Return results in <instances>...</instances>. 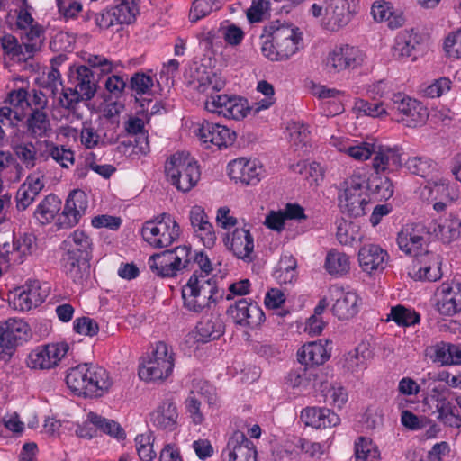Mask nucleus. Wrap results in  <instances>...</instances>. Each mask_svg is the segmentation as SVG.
Here are the masks:
<instances>
[{"instance_id":"f257e3e1","label":"nucleus","mask_w":461,"mask_h":461,"mask_svg":"<svg viewBox=\"0 0 461 461\" xmlns=\"http://www.w3.org/2000/svg\"><path fill=\"white\" fill-rule=\"evenodd\" d=\"M93 249V239L79 229L69 233L61 242L60 266L75 283H82L88 276Z\"/></svg>"},{"instance_id":"f03ea898","label":"nucleus","mask_w":461,"mask_h":461,"mask_svg":"<svg viewBox=\"0 0 461 461\" xmlns=\"http://www.w3.org/2000/svg\"><path fill=\"white\" fill-rule=\"evenodd\" d=\"M66 383L74 393L89 397L102 396L112 385V380L104 368L88 364L70 368Z\"/></svg>"},{"instance_id":"7ed1b4c3","label":"nucleus","mask_w":461,"mask_h":461,"mask_svg":"<svg viewBox=\"0 0 461 461\" xmlns=\"http://www.w3.org/2000/svg\"><path fill=\"white\" fill-rule=\"evenodd\" d=\"M192 77L194 88L206 95L204 108L212 113L226 117L232 104V95L217 94L224 87L225 81L204 66L197 67Z\"/></svg>"},{"instance_id":"20e7f679","label":"nucleus","mask_w":461,"mask_h":461,"mask_svg":"<svg viewBox=\"0 0 461 461\" xmlns=\"http://www.w3.org/2000/svg\"><path fill=\"white\" fill-rule=\"evenodd\" d=\"M217 293V280L213 276L194 271L182 287L183 305L188 312L201 313L216 301Z\"/></svg>"},{"instance_id":"39448f33","label":"nucleus","mask_w":461,"mask_h":461,"mask_svg":"<svg viewBox=\"0 0 461 461\" xmlns=\"http://www.w3.org/2000/svg\"><path fill=\"white\" fill-rule=\"evenodd\" d=\"M167 180L178 191L189 192L200 180L197 161L185 151L176 152L165 163Z\"/></svg>"},{"instance_id":"423d86ee","label":"nucleus","mask_w":461,"mask_h":461,"mask_svg":"<svg viewBox=\"0 0 461 461\" xmlns=\"http://www.w3.org/2000/svg\"><path fill=\"white\" fill-rule=\"evenodd\" d=\"M171 347L163 341L156 344L151 353L139 366V376L144 381H164L174 369L175 358Z\"/></svg>"},{"instance_id":"0eeeda50","label":"nucleus","mask_w":461,"mask_h":461,"mask_svg":"<svg viewBox=\"0 0 461 461\" xmlns=\"http://www.w3.org/2000/svg\"><path fill=\"white\" fill-rule=\"evenodd\" d=\"M141 236L155 249L167 248L178 240L180 227L170 214L164 212L143 224Z\"/></svg>"},{"instance_id":"6e6552de","label":"nucleus","mask_w":461,"mask_h":461,"mask_svg":"<svg viewBox=\"0 0 461 461\" xmlns=\"http://www.w3.org/2000/svg\"><path fill=\"white\" fill-rule=\"evenodd\" d=\"M191 260V248L179 246L153 254L149 258L148 265L151 272L162 278H171L187 267Z\"/></svg>"},{"instance_id":"1a4fd4ad","label":"nucleus","mask_w":461,"mask_h":461,"mask_svg":"<svg viewBox=\"0 0 461 461\" xmlns=\"http://www.w3.org/2000/svg\"><path fill=\"white\" fill-rule=\"evenodd\" d=\"M366 184V176L360 174H354L345 182V188L339 195V207L343 212L351 217L365 213V206L368 202Z\"/></svg>"},{"instance_id":"9d476101","label":"nucleus","mask_w":461,"mask_h":461,"mask_svg":"<svg viewBox=\"0 0 461 461\" xmlns=\"http://www.w3.org/2000/svg\"><path fill=\"white\" fill-rule=\"evenodd\" d=\"M392 110L396 113V121L410 128L423 125L429 117V111L421 102L402 93L393 95Z\"/></svg>"},{"instance_id":"9b49d317","label":"nucleus","mask_w":461,"mask_h":461,"mask_svg":"<svg viewBox=\"0 0 461 461\" xmlns=\"http://www.w3.org/2000/svg\"><path fill=\"white\" fill-rule=\"evenodd\" d=\"M266 31L276 41L279 54L285 59H288L299 50L302 42V32L298 27L276 20L271 22Z\"/></svg>"},{"instance_id":"f8f14e48","label":"nucleus","mask_w":461,"mask_h":461,"mask_svg":"<svg viewBox=\"0 0 461 461\" xmlns=\"http://www.w3.org/2000/svg\"><path fill=\"white\" fill-rule=\"evenodd\" d=\"M363 62V53L356 47L345 45L334 48L329 52L325 61V69L335 75L342 70L354 69Z\"/></svg>"},{"instance_id":"ddd939ff","label":"nucleus","mask_w":461,"mask_h":461,"mask_svg":"<svg viewBox=\"0 0 461 461\" xmlns=\"http://www.w3.org/2000/svg\"><path fill=\"white\" fill-rule=\"evenodd\" d=\"M226 312L236 325L241 327L254 329L265 321L263 310L256 303L245 298L230 304Z\"/></svg>"},{"instance_id":"4468645a","label":"nucleus","mask_w":461,"mask_h":461,"mask_svg":"<svg viewBox=\"0 0 461 461\" xmlns=\"http://www.w3.org/2000/svg\"><path fill=\"white\" fill-rule=\"evenodd\" d=\"M69 347L66 342L48 344L32 350L27 359L28 366L33 369H50L59 365L65 357Z\"/></svg>"},{"instance_id":"2eb2a0df","label":"nucleus","mask_w":461,"mask_h":461,"mask_svg":"<svg viewBox=\"0 0 461 461\" xmlns=\"http://www.w3.org/2000/svg\"><path fill=\"white\" fill-rule=\"evenodd\" d=\"M117 4L99 14L95 20L102 29H108L115 24H130L140 13L139 3L116 1Z\"/></svg>"},{"instance_id":"dca6fc26","label":"nucleus","mask_w":461,"mask_h":461,"mask_svg":"<svg viewBox=\"0 0 461 461\" xmlns=\"http://www.w3.org/2000/svg\"><path fill=\"white\" fill-rule=\"evenodd\" d=\"M48 295L38 280H29L23 286L13 292L12 303L14 308L22 312L30 311L40 305Z\"/></svg>"},{"instance_id":"f3484780","label":"nucleus","mask_w":461,"mask_h":461,"mask_svg":"<svg viewBox=\"0 0 461 461\" xmlns=\"http://www.w3.org/2000/svg\"><path fill=\"white\" fill-rule=\"evenodd\" d=\"M197 135L206 149L212 146L218 149L227 148L232 145L236 138L235 132L228 127L208 121L202 122Z\"/></svg>"},{"instance_id":"a211bd4d","label":"nucleus","mask_w":461,"mask_h":461,"mask_svg":"<svg viewBox=\"0 0 461 461\" xmlns=\"http://www.w3.org/2000/svg\"><path fill=\"white\" fill-rule=\"evenodd\" d=\"M88 207V201L86 193L76 189L69 193L63 212L59 217L60 228H71L76 226Z\"/></svg>"},{"instance_id":"6ab92c4d","label":"nucleus","mask_w":461,"mask_h":461,"mask_svg":"<svg viewBox=\"0 0 461 461\" xmlns=\"http://www.w3.org/2000/svg\"><path fill=\"white\" fill-rule=\"evenodd\" d=\"M437 309L442 315L453 316L461 311V283H443L438 288Z\"/></svg>"},{"instance_id":"aec40b11","label":"nucleus","mask_w":461,"mask_h":461,"mask_svg":"<svg viewBox=\"0 0 461 461\" xmlns=\"http://www.w3.org/2000/svg\"><path fill=\"white\" fill-rule=\"evenodd\" d=\"M222 457L224 461H237V459L255 461L257 451L253 442L244 433L235 431L222 451Z\"/></svg>"},{"instance_id":"412c9836","label":"nucleus","mask_w":461,"mask_h":461,"mask_svg":"<svg viewBox=\"0 0 461 461\" xmlns=\"http://www.w3.org/2000/svg\"><path fill=\"white\" fill-rule=\"evenodd\" d=\"M263 173L262 167L256 159L240 158L228 165V174L235 181L246 185H256Z\"/></svg>"},{"instance_id":"4be33fe9","label":"nucleus","mask_w":461,"mask_h":461,"mask_svg":"<svg viewBox=\"0 0 461 461\" xmlns=\"http://www.w3.org/2000/svg\"><path fill=\"white\" fill-rule=\"evenodd\" d=\"M68 79L73 87L81 94L83 100L89 101L95 96L98 83L89 67L85 65L71 67Z\"/></svg>"},{"instance_id":"5701e85b","label":"nucleus","mask_w":461,"mask_h":461,"mask_svg":"<svg viewBox=\"0 0 461 461\" xmlns=\"http://www.w3.org/2000/svg\"><path fill=\"white\" fill-rule=\"evenodd\" d=\"M224 244L235 257L246 262L254 258V239L249 230L235 229L224 239Z\"/></svg>"},{"instance_id":"b1692460","label":"nucleus","mask_w":461,"mask_h":461,"mask_svg":"<svg viewBox=\"0 0 461 461\" xmlns=\"http://www.w3.org/2000/svg\"><path fill=\"white\" fill-rule=\"evenodd\" d=\"M425 230L420 224H406L397 235L399 249L406 255L419 257L425 244Z\"/></svg>"},{"instance_id":"393cba45","label":"nucleus","mask_w":461,"mask_h":461,"mask_svg":"<svg viewBox=\"0 0 461 461\" xmlns=\"http://www.w3.org/2000/svg\"><path fill=\"white\" fill-rule=\"evenodd\" d=\"M330 143L339 151L348 154L357 161L368 159L376 151L378 146L374 141L351 140L334 136L330 138Z\"/></svg>"},{"instance_id":"a878e982","label":"nucleus","mask_w":461,"mask_h":461,"mask_svg":"<svg viewBox=\"0 0 461 461\" xmlns=\"http://www.w3.org/2000/svg\"><path fill=\"white\" fill-rule=\"evenodd\" d=\"M329 340L319 339L304 344L298 351V361L304 366H320L330 357Z\"/></svg>"},{"instance_id":"bb28decb","label":"nucleus","mask_w":461,"mask_h":461,"mask_svg":"<svg viewBox=\"0 0 461 461\" xmlns=\"http://www.w3.org/2000/svg\"><path fill=\"white\" fill-rule=\"evenodd\" d=\"M429 230L444 243H451L461 236V219L454 213L434 220Z\"/></svg>"},{"instance_id":"cd10ccee","label":"nucleus","mask_w":461,"mask_h":461,"mask_svg":"<svg viewBox=\"0 0 461 461\" xmlns=\"http://www.w3.org/2000/svg\"><path fill=\"white\" fill-rule=\"evenodd\" d=\"M388 254L386 250L375 244L363 246L358 251L359 266L364 272L372 274L385 268Z\"/></svg>"},{"instance_id":"c85d7f7f","label":"nucleus","mask_w":461,"mask_h":461,"mask_svg":"<svg viewBox=\"0 0 461 461\" xmlns=\"http://www.w3.org/2000/svg\"><path fill=\"white\" fill-rule=\"evenodd\" d=\"M414 277L421 281L435 282L442 276L441 258L433 252L420 255L414 265Z\"/></svg>"},{"instance_id":"c756f323","label":"nucleus","mask_w":461,"mask_h":461,"mask_svg":"<svg viewBox=\"0 0 461 461\" xmlns=\"http://www.w3.org/2000/svg\"><path fill=\"white\" fill-rule=\"evenodd\" d=\"M306 426L315 429H325L334 427L340 421L339 417L328 408L307 407L304 408L300 416Z\"/></svg>"},{"instance_id":"7c9ffc66","label":"nucleus","mask_w":461,"mask_h":461,"mask_svg":"<svg viewBox=\"0 0 461 461\" xmlns=\"http://www.w3.org/2000/svg\"><path fill=\"white\" fill-rule=\"evenodd\" d=\"M212 390L211 386L203 383L199 390H192L185 401V411L194 425H201L205 420L202 410V402L207 400L209 404L212 403V398L205 395L210 393Z\"/></svg>"},{"instance_id":"2f4dec72","label":"nucleus","mask_w":461,"mask_h":461,"mask_svg":"<svg viewBox=\"0 0 461 461\" xmlns=\"http://www.w3.org/2000/svg\"><path fill=\"white\" fill-rule=\"evenodd\" d=\"M333 296L335 297V303L332 306V312L339 319L347 320L357 313L359 299L355 292L335 288Z\"/></svg>"},{"instance_id":"473e14b6","label":"nucleus","mask_w":461,"mask_h":461,"mask_svg":"<svg viewBox=\"0 0 461 461\" xmlns=\"http://www.w3.org/2000/svg\"><path fill=\"white\" fill-rule=\"evenodd\" d=\"M420 41V35L413 30L400 32L391 50L392 57L400 61L408 59L412 57Z\"/></svg>"},{"instance_id":"72a5a7b5","label":"nucleus","mask_w":461,"mask_h":461,"mask_svg":"<svg viewBox=\"0 0 461 461\" xmlns=\"http://www.w3.org/2000/svg\"><path fill=\"white\" fill-rule=\"evenodd\" d=\"M402 166V156L397 149L377 146L374 153L373 168L375 175L384 172H393Z\"/></svg>"},{"instance_id":"f704fd0d","label":"nucleus","mask_w":461,"mask_h":461,"mask_svg":"<svg viewBox=\"0 0 461 461\" xmlns=\"http://www.w3.org/2000/svg\"><path fill=\"white\" fill-rule=\"evenodd\" d=\"M152 424L163 430L173 431L177 427L178 411L176 403L171 400L164 401L158 409L151 413Z\"/></svg>"},{"instance_id":"c9c22d12","label":"nucleus","mask_w":461,"mask_h":461,"mask_svg":"<svg viewBox=\"0 0 461 461\" xmlns=\"http://www.w3.org/2000/svg\"><path fill=\"white\" fill-rule=\"evenodd\" d=\"M327 27L337 31L347 25L350 19L349 5L347 0H330L326 7Z\"/></svg>"},{"instance_id":"e433bc0d","label":"nucleus","mask_w":461,"mask_h":461,"mask_svg":"<svg viewBox=\"0 0 461 461\" xmlns=\"http://www.w3.org/2000/svg\"><path fill=\"white\" fill-rule=\"evenodd\" d=\"M370 352L366 345H359L354 349L344 354L340 359V365L344 372L356 375L367 366V359Z\"/></svg>"},{"instance_id":"4c0bfd02","label":"nucleus","mask_w":461,"mask_h":461,"mask_svg":"<svg viewBox=\"0 0 461 461\" xmlns=\"http://www.w3.org/2000/svg\"><path fill=\"white\" fill-rule=\"evenodd\" d=\"M424 402L433 404L438 413V419L452 426L451 420H456V408L440 393L438 387H433L431 394L425 398Z\"/></svg>"},{"instance_id":"58836bf2","label":"nucleus","mask_w":461,"mask_h":461,"mask_svg":"<svg viewBox=\"0 0 461 461\" xmlns=\"http://www.w3.org/2000/svg\"><path fill=\"white\" fill-rule=\"evenodd\" d=\"M127 133L134 137V148L137 153L146 155L149 152L148 131L144 129V122L138 117H130L124 124Z\"/></svg>"},{"instance_id":"ea45409f","label":"nucleus","mask_w":461,"mask_h":461,"mask_svg":"<svg viewBox=\"0 0 461 461\" xmlns=\"http://www.w3.org/2000/svg\"><path fill=\"white\" fill-rule=\"evenodd\" d=\"M431 358L442 366L461 365V348L451 343L441 342L432 348Z\"/></svg>"},{"instance_id":"a19ab883","label":"nucleus","mask_w":461,"mask_h":461,"mask_svg":"<svg viewBox=\"0 0 461 461\" xmlns=\"http://www.w3.org/2000/svg\"><path fill=\"white\" fill-rule=\"evenodd\" d=\"M61 209V201L55 194L47 195L36 207L33 216L42 225L51 222Z\"/></svg>"},{"instance_id":"79ce46f5","label":"nucleus","mask_w":461,"mask_h":461,"mask_svg":"<svg viewBox=\"0 0 461 461\" xmlns=\"http://www.w3.org/2000/svg\"><path fill=\"white\" fill-rule=\"evenodd\" d=\"M28 133L33 138H42L51 131V124L46 111L32 110L26 120Z\"/></svg>"},{"instance_id":"37998d69","label":"nucleus","mask_w":461,"mask_h":461,"mask_svg":"<svg viewBox=\"0 0 461 461\" xmlns=\"http://www.w3.org/2000/svg\"><path fill=\"white\" fill-rule=\"evenodd\" d=\"M324 267L330 275L342 276L350 269L349 257L338 249H330L326 255Z\"/></svg>"},{"instance_id":"c03bdc74","label":"nucleus","mask_w":461,"mask_h":461,"mask_svg":"<svg viewBox=\"0 0 461 461\" xmlns=\"http://www.w3.org/2000/svg\"><path fill=\"white\" fill-rule=\"evenodd\" d=\"M223 333V324L218 318L204 319L195 328V339L200 342L216 339Z\"/></svg>"},{"instance_id":"a18cd8bd","label":"nucleus","mask_w":461,"mask_h":461,"mask_svg":"<svg viewBox=\"0 0 461 461\" xmlns=\"http://www.w3.org/2000/svg\"><path fill=\"white\" fill-rule=\"evenodd\" d=\"M23 31L24 32L21 36L22 44L24 48L25 57L31 59L41 50L44 39V32L38 24H34Z\"/></svg>"},{"instance_id":"49530a36","label":"nucleus","mask_w":461,"mask_h":461,"mask_svg":"<svg viewBox=\"0 0 461 461\" xmlns=\"http://www.w3.org/2000/svg\"><path fill=\"white\" fill-rule=\"evenodd\" d=\"M366 188L378 200H388L393 194V186L387 176L373 175L366 179Z\"/></svg>"},{"instance_id":"de8ad7c7","label":"nucleus","mask_w":461,"mask_h":461,"mask_svg":"<svg viewBox=\"0 0 461 461\" xmlns=\"http://www.w3.org/2000/svg\"><path fill=\"white\" fill-rule=\"evenodd\" d=\"M404 167L411 174L420 177H428L437 170V163L426 156L410 157Z\"/></svg>"},{"instance_id":"09e8293b","label":"nucleus","mask_w":461,"mask_h":461,"mask_svg":"<svg viewBox=\"0 0 461 461\" xmlns=\"http://www.w3.org/2000/svg\"><path fill=\"white\" fill-rule=\"evenodd\" d=\"M355 456L357 461H380L377 446L364 437L359 438L355 443Z\"/></svg>"},{"instance_id":"8fccbe9b","label":"nucleus","mask_w":461,"mask_h":461,"mask_svg":"<svg viewBox=\"0 0 461 461\" xmlns=\"http://www.w3.org/2000/svg\"><path fill=\"white\" fill-rule=\"evenodd\" d=\"M14 342L18 345L26 341L30 335L29 325L22 319H9L1 324Z\"/></svg>"},{"instance_id":"3c124183","label":"nucleus","mask_w":461,"mask_h":461,"mask_svg":"<svg viewBox=\"0 0 461 461\" xmlns=\"http://www.w3.org/2000/svg\"><path fill=\"white\" fill-rule=\"evenodd\" d=\"M387 320H392L399 326H411L420 322V314L414 310L402 305L392 307Z\"/></svg>"},{"instance_id":"603ef678","label":"nucleus","mask_w":461,"mask_h":461,"mask_svg":"<svg viewBox=\"0 0 461 461\" xmlns=\"http://www.w3.org/2000/svg\"><path fill=\"white\" fill-rule=\"evenodd\" d=\"M393 5L391 2L386 0H375L371 6V14L373 18L377 22H389V26L397 27L401 24L399 23H395L393 24V21H392V17L393 14Z\"/></svg>"},{"instance_id":"864d4df0","label":"nucleus","mask_w":461,"mask_h":461,"mask_svg":"<svg viewBox=\"0 0 461 461\" xmlns=\"http://www.w3.org/2000/svg\"><path fill=\"white\" fill-rule=\"evenodd\" d=\"M219 4L218 0H194L189 13L190 21L195 23L204 18L212 11L219 9Z\"/></svg>"},{"instance_id":"5fc2aeb1","label":"nucleus","mask_w":461,"mask_h":461,"mask_svg":"<svg viewBox=\"0 0 461 461\" xmlns=\"http://www.w3.org/2000/svg\"><path fill=\"white\" fill-rule=\"evenodd\" d=\"M95 419L96 420L95 426L98 429V432L104 433L110 437L117 439L125 438V431L122 426L113 420L106 419L97 413H95Z\"/></svg>"},{"instance_id":"6e6d98bb","label":"nucleus","mask_w":461,"mask_h":461,"mask_svg":"<svg viewBox=\"0 0 461 461\" xmlns=\"http://www.w3.org/2000/svg\"><path fill=\"white\" fill-rule=\"evenodd\" d=\"M289 141L295 148H303L309 141L308 127L301 122H291L287 126Z\"/></svg>"},{"instance_id":"4d7b16f0","label":"nucleus","mask_w":461,"mask_h":461,"mask_svg":"<svg viewBox=\"0 0 461 461\" xmlns=\"http://www.w3.org/2000/svg\"><path fill=\"white\" fill-rule=\"evenodd\" d=\"M86 63L99 71L100 75H107L116 69L119 63L114 62L104 55L86 54L84 58Z\"/></svg>"},{"instance_id":"13d9d810","label":"nucleus","mask_w":461,"mask_h":461,"mask_svg":"<svg viewBox=\"0 0 461 461\" xmlns=\"http://www.w3.org/2000/svg\"><path fill=\"white\" fill-rule=\"evenodd\" d=\"M80 142L88 149H95L101 143V136L98 131L94 127L92 122L86 121L82 122Z\"/></svg>"},{"instance_id":"bf43d9fd","label":"nucleus","mask_w":461,"mask_h":461,"mask_svg":"<svg viewBox=\"0 0 461 461\" xmlns=\"http://www.w3.org/2000/svg\"><path fill=\"white\" fill-rule=\"evenodd\" d=\"M354 108L359 113L373 118H382L387 114L386 109L381 102L370 103L364 99H357Z\"/></svg>"},{"instance_id":"052dcab7","label":"nucleus","mask_w":461,"mask_h":461,"mask_svg":"<svg viewBox=\"0 0 461 461\" xmlns=\"http://www.w3.org/2000/svg\"><path fill=\"white\" fill-rule=\"evenodd\" d=\"M1 46L5 53L17 59L18 60H26L29 59V57H25L23 44H19L16 38L11 34L2 37Z\"/></svg>"},{"instance_id":"680f3d73","label":"nucleus","mask_w":461,"mask_h":461,"mask_svg":"<svg viewBox=\"0 0 461 461\" xmlns=\"http://www.w3.org/2000/svg\"><path fill=\"white\" fill-rule=\"evenodd\" d=\"M27 97L28 92L23 88H20L10 92L4 104L10 106L14 111H20L21 119L23 120L24 117V108L27 107Z\"/></svg>"},{"instance_id":"e2e57ef3","label":"nucleus","mask_w":461,"mask_h":461,"mask_svg":"<svg viewBox=\"0 0 461 461\" xmlns=\"http://www.w3.org/2000/svg\"><path fill=\"white\" fill-rule=\"evenodd\" d=\"M135 446L138 456L141 461H152L156 453L153 450L150 436L140 434L135 438Z\"/></svg>"},{"instance_id":"0e129e2a","label":"nucleus","mask_w":461,"mask_h":461,"mask_svg":"<svg viewBox=\"0 0 461 461\" xmlns=\"http://www.w3.org/2000/svg\"><path fill=\"white\" fill-rule=\"evenodd\" d=\"M50 158L63 168H69L75 163L74 151L63 145L56 144Z\"/></svg>"},{"instance_id":"69168bd1","label":"nucleus","mask_w":461,"mask_h":461,"mask_svg":"<svg viewBox=\"0 0 461 461\" xmlns=\"http://www.w3.org/2000/svg\"><path fill=\"white\" fill-rule=\"evenodd\" d=\"M355 228L356 226L350 221H338L336 232L338 241L342 245H351L356 240Z\"/></svg>"},{"instance_id":"338daca9","label":"nucleus","mask_w":461,"mask_h":461,"mask_svg":"<svg viewBox=\"0 0 461 461\" xmlns=\"http://www.w3.org/2000/svg\"><path fill=\"white\" fill-rule=\"evenodd\" d=\"M271 0H252L251 6L247 11L249 23H259L269 11Z\"/></svg>"},{"instance_id":"774afa93","label":"nucleus","mask_w":461,"mask_h":461,"mask_svg":"<svg viewBox=\"0 0 461 461\" xmlns=\"http://www.w3.org/2000/svg\"><path fill=\"white\" fill-rule=\"evenodd\" d=\"M444 49L449 57L461 59V29L447 35Z\"/></svg>"}]
</instances>
